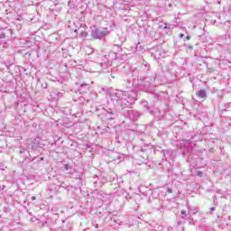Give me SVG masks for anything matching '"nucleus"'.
I'll return each instance as SVG.
<instances>
[{
	"mask_svg": "<svg viewBox=\"0 0 231 231\" xmlns=\"http://www.w3.org/2000/svg\"><path fill=\"white\" fill-rule=\"evenodd\" d=\"M187 41H190V35L186 36Z\"/></svg>",
	"mask_w": 231,
	"mask_h": 231,
	"instance_id": "2eb2a0df",
	"label": "nucleus"
},
{
	"mask_svg": "<svg viewBox=\"0 0 231 231\" xmlns=\"http://www.w3.org/2000/svg\"><path fill=\"white\" fill-rule=\"evenodd\" d=\"M107 34V31H102L98 29H95L91 32L92 39H102V37H106Z\"/></svg>",
	"mask_w": 231,
	"mask_h": 231,
	"instance_id": "f03ea898",
	"label": "nucleus"
},
{
	"mask_svg": "<svg viewBox=\"0 0 231 231\" xmlns=\"http://www.w3.org/2000/svg\"><path fill=\"white\" fill-rule=\"evenodd\" d=\"M180 39H183V37H185V34L180 33Z\"/></svg>",
	"mask_w": 231,
	"mask_h": 231,
	"instance_id": "4468645a",
	"label": "nucleus"
},
{
	"mask_svg": "<svg viewBox=\"0 0 231 231\" xmlns=\"http://www.w3.org/2000/svg\"><path fill=\"white\" fill-rule=\"evenodd\" d=\"M80 86H81V88H84V86H88V84L83 83V84H81Z\"/></svg>",
	"mask_w": 231,
	"mask_h": 231,
	"instance_id": "f3484780",
	"label": "nucleus"
},
{
	"mask_svg": "<svg viewBox=\"0 0 231 231\" xmlns=\"http://www.w3.org/2000/svg\"><path fill=\"white\" fill-rule=\"evenodd\" d=\"M197 97L199 98H207V91L200 89L196 92Z\"/></svg>",
	"mask_w": 231,
	"mask_h": 231,
	"instance_id": "39448f33",
	"label": "nucleus"
},
{
	"mask_svg": "<svg viewBox=\"0 0 231 231\" xmlns=\"http://www.w3.org/2000/svg\"><path fill=\"white\" fill-rule=\"evenodd\" d=\"M15 60H14V57L9 56L6 61H4L5 66H6V69L10 70V66H14Z\"/></svg>",
	"mask_w": 231,
	"mask_h": 231,
	"instance_id": "20e7f679",
	"label": "nucleus"
},
{
	"mask_svg": "<svg viewBox=\"0 0 231 231\" xmlns=\"http://www.w3.org/2000/svg\"><path fill=\"white\" fill-rule=\"evenodd\" d=\"M168 192H169L170 194H172V190H171V189H168Z\"/></svg>",
	"mask_w": 231,
	"mask_h": 231,
	"instance_id": "6ab92c4d",
	"label": "nucleus"
},
{
	"mask_svg": "<svg viewBox=\"0 0 231 231\" xmlns=\"http://www.w3.org/2000/svg\"><path fill=\"white\" fill-rule=\"evenodd\" d=\"M189 225H192V222H191V221L189 222Z\"/></svg>",
	"mask_w": 231,
	"mask_h": 231,
	"instance_id": "4be33fe9",
	"label": "nucleus"
},
{
	"mask_svg": "<svg viewBox=\"0 0 231 231\" xmlns=\"http://www.w3.org/2000/svg\"><path fill=\"white\" fill-rule=\"evenodd\" d=\"M197 176H199V178H201V176H203V172L198 171V172H197Z\"/></svg>",
	"mask_w": 231,
	"mask_h": 231,
	"instance_id": "9b49d317",
	"label": "nucleus"
},
{
	"mask_svg": "<svg viewBox=\"0 0 231 231\" xmlns=\"http://www.w3.org/2000/svg\"><path fill=\"white\" fill-rule=\"evenodd\" d=\"M31 199H32V201H35V199H37L35 198V196H32V197L31 198Z\"/></svg>",
	"mask_w": 231,
	"mask_h": 231,
	"instance_id": "ddd939ff",
	"label": "nucleus"
},
{
	"mask_svg": "<svg viewBox=\"0 0 231 231\" xmlns=\"http://www.w3.org/2000/svg\"><path fill=\"white\" fill-rule=\"evenodd\" d=\"M112 158L115 161L123 160L124 159V154L115 152L112 153Z\"/></svg>",
	"mask_w": 231,
	"mask_h": 231,
	"instance_id": "423d86ee",
	"label": "nucleus"
},
{
	"mask_svg": "<svg viewBox=\"0 0 231 231\" xmlns=\"http://www.w3.org/2000/svg\"><path fill=\"white\" fill-rule=\"evenodd\" d=\"M108 64H109V66H111V64H113V61H111L110 63H109V61H108Z\"/></svg>",
	"mask_w": 231,
	"mask_h": 231,
	"instance_id": "aec40b11",
	"label": "nucleus"
},
{
	"mask_svg": "<svg viewBox=\"0 0 231 231\" xmlns=\"http://www.w3.org/2000/svg\"><path fill=\"white\" fill-rule=\"evenodd\" d=\"M180 217H181V219H187V211L181 210Z\"/></svg>",
	"mask_w": 231,
	"mask_h": 231,
	"instance_id": "6e6552de",
	"label": "nucleus"
},
{
	"mask_svg": "<svg viewBox=\"0 0 231 231\" xmlns=\"http://www.w3.org/2000/svg\"><path fill=\"white\" fill-rule=\"evenodd\" d=\"M58 97H62V93L59 92V93H58Z\"/></svg>",
	"mask_w": 231,
	"mask_h": 231,
	"instance_id": "a211bd4d",
	"label": "nucleus"
},
{
	"mask_svg": "<svg viewBox=\"0 0 231 231\" xmlns=\"http://www.w3.org/2000/svg\"><path fill=\"white\" fill-rule=\"evenodd\" d=\"M80 37H82V39H85V37H88V32H81Z\"/></svg>",
	"mask_w": 231,
	"mask_h": 231,
	"instance_id": "1a4fd4ad",
	"label": "nucleus"
},
{
	"mask_svg": "<svg viewBox=\"0 0 231 231\" xmlns=\"http://www.w3.org/2000/svg\"><path fill=\"white\" fill-rule=\"evenodd\" d=\"M42 89H46V88H48V84H46V83L42 84Z\"/></svg>",
	"mask_w": 231,
	"mask_h": 231,
	"instance_id": "9d476101",
	"label": "nucleus"
},
{
	"mask_svg": "<svg viewBox=\"0 0 231 231\" xmlns=\"http://www.w3.org/2000/svg\"><path fill=\"white\" fill-rule=\"evenodd\" d=\"M216 210V208H210V212H214Z\"/></svg>",
	"mask_w": 231,
	"mask_h": 231,
	"instance_id": "dca6fc26",
	"label": "nucleus"
},
{
	"mask_svg": "<svg viewBox=\"0 0 231 231\" xmlns=\"http://www.w3.org/2000/svg\"><path fill=\"white\" fill-rule=\"evenodd\" d=\"M128 96L126 93V97H123L120 101L119 104H117V106H121V107L125 108V107H129V106H131V103H129V101L127 100Z\"/></svg>",
	"mask_w": 231,
	"mask_h": 231,
	"instance_id": "7ed1b4c3",
	"label": "nucleus"
},
{
	"mask_svg": "<svg viewBox=\"0 0 231 231\" xmlns=\"http://www.w3.org/2000/svg\"><path fill=\"white\" fill-rule=\"evenodd\" d=\"M106 113H108V115H110L108 116V120H115V113L113 112V110L111 108H108L106 110Z\"/></svg>",
	"mask_w": 231,
	"mask_h": 231,
	"instance_id": "0eeeda50",
	"label": "nucleus"
},
{
	"mask_svg": "<svg viewBox=\"0 0 231 231\" xmlns=\"http://www.w3.org/2000/svg\"><path fill=\"white\" fill-rule=\"evenodd\" d=\"M208 69L209 73H213V71H215V69L212 68H208Z\"/></svg>",
	"mask_w": 231,
	"mask_h": 231,
	"instance_id": "f8f14e48",
	"label": "nucleus"
},
{
	"mask_svg": "<svg viewBox=\"0 0 231 231\" xmlns=\"http://www.w3.org/2000/svg\"><path fill=\"white\" fill-rule=\"evenodd\" d=\"M111 77H112V79H115V76H113V74H111Z\"/></svg>",
	"mask_w": 231,
	"mask_h": 231,
	"instance_id": "412c9836",
	"label": "nucleus"
},
{
	"mask_svg": "<svg viewBox=\"0 0 231 231\" xmlns=\"http://www.w3.org/2000/svg\"><path fill=\"white\" fill-rule=\"evenodd\" d=\"M126 91H122V90H116L115 92H112L110 94V98L113 100V102H116V105L120 104V100L122 98L126 97Z\"/></svg>",
	"mask_w": 231,
	"mask_h": 231,
	"instance_id": "f257e3e1",
	"label": "nucleus"
}]
</instances>
